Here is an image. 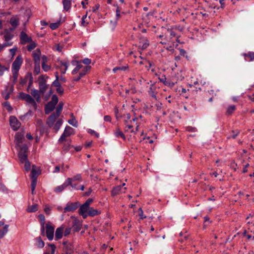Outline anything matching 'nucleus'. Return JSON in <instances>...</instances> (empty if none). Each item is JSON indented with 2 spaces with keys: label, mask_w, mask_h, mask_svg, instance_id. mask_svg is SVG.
Masks as SVG:
<instances>
[{
  "label": "nucleus",
  "mask_w": 254,
  "mask_h": 254,
  "mask_svg": "<svg viewBox=\"0 0 254 254\" xmlns=\"http://www.w3.org/2000/svg\"><path fill=\"white\" fill-rule=\"evenodd\" d=\"M19 98L26 102L27 104L32 107L34 110L37 108V104L35 100L29 94L21 92L19 94Z\"/></svg>",
  "instance_id": "1"
},
{
  "label": "nucleus",
  "mask_w": 254,
  "mask_h": 254,
  "mask_svg": "<svg viewBox=\"0 0 254 254\" xmlns=\"http://www.w3.org/2000/svg\"><path fill=\"white\" fill-rule=\"evenodd\" d=\"M19 150L18 156L21 162H25L27 160V147L26 145L18 147Z\"/></svg>",
  "instance_id": "2"
},
{
  "label": "nucleus",
  "mask_w": 254,
  "mask_h": 254,
  "mask_svg": "<svg viewBox=\"0 0 254 254\" xmlns=\"http://www.w3.org/2000/svg\"><path fill=\"white\" fill-rule=\"evenodd\" d=\"M74 133V129L73 128L69 126H66L64 130L63 133L59 139V142H62L65 139V138L70 136Z\"/></svg>",
  "instance_id": "3"
},
{
  "label": "nucleus",
  "mask_w": 254,
  "mask_h": 254,
  "mask_svg": "<svg viewBox=\"0 0 254 254\" xmlns=\"http://www.w3.org/2000/svg\"><path fill=\"white\" fill-rule=\"evenodd\" d=\"M9 122L11 128L14 130H18L21 126L20 122L14 116L10 117Z\"/></svg>",
  "instance_id": "4"
},
{
  "label": "nucleus",
  "mask_w": 254,
  "mask_h": 254,
  "mask_svg": "<svg viewBox=\"0 0 254 254\" xmlns=\"http://www.w3.org/2000/svg\"><path fill=\"white\" fill-rule=\"evenodd\" d=\"M22 62V58L21 56H17L12 64V70L19 71Z\"/></svg>",
  "instance_id": "5"
},
{
  "label": "nucleus",
  "mask_w": 254,
  "mask_h": 254,
  "mask_svg": "<svg viewBox=\"0 0 254 254\" xmlns=\"http://www.w3.org/2000/svg\"><path fill=\"white\" fill-rule=\"evenodd\" d=\"M54 227L48 223L46 225V236L48 239L52 241L54 238Z\"/></svg>",
  "instance_id": "6"
},
{
  "label": "nucleus",
  "mask_w": 254,
  "mask_h": 254,
  "mask_svg": "<svg viewBox=\"0 0 254 254\" xmlns=\"http://www.w3.org/2000/svg\"><path fill=\"white\" fill-rule=\"evenodd\" d=\"M79 205L78 202H71L67 203L66 206L64 208V212L66 213L68 211H73L76 209Z\"/></svg>",
  "instance_id": "7"
},
{
  "label": "nucleus",
  "mask_w": 254,
  "mask_h": 254,
  "mask_svg": "<svg viewBox=\"0 0 254 254\" xmlns=\"http://www.w3.org/2000/svg\"><path fill=\"white\" fill-rule=\"evenodd\" d=\"M90 207L83 203L80 206L79 209V213L83 217V218H85L88 216V212Z\"/></svg>",
  "instance_id": "8"
},
{
  "label": "nucleus",
  "mask_w": 254,
  "mask_h": 254,
  "mask_svg": "<svg viewBox=\"0 0 254 254\" xmlns=\"http://www.w3.org/2000/svg\"><path fill=\"white\" fill-rule=\"evenodd\" d=\"M1 34L4 35V39L5 42L4 44H12V42H10V40H11L13 37V34L9 32L8 30H5L3 32L1 33Z\"/></svg>",
  "instance_id": "9"
},
{
  "label": "nucleus",
  "mask_w": 254,
  "mask_h": 254,
  "mask_svg": "<svg viewBox=\"0 0 254 254\" xmlns=\"http://www.w3.org/2000/svg\"><path fill=\"white\" fill-rule=\"evenodd\" d=\"M24 139V135L20 132L16 133L15 136V142L17 147L22 146L23 145H21L23 140Z\"/></svg>",
  "instance_id": "10"
},
{
  "label": "nucleus",
  "mask_w": 254,
  "mask_h": 254,
  "mask_svg": "<svg viewBox=\"0 0 254 254\" xmlns=\"http://www.w3.org/2000/svg\"><path fill=\"white\" fill-rule=\"evenodd\" d=\"M59 116H57L56 114H52L50 116L48 117L47 120V125L49 127H52L54 126L55 122L56 121Z\"/></svg>",
  "instance_id": "11"
},
{
  "label": "nucleus",
  "mask_w": 254,
  "mask_h": 254,
  "mask_svg": "<svg viewBox=\"0 0 254 254\" xmlns=\"http://www.w3.org/2000/svg\"><path fill=\"white\" fill-rule=\"evenodd\" d=\"M20 41L22 44H25L28 42H32V39L24 32L22 31L20 35Z\"/></svg>",
  "instance_id": "12"
},
{
  "label": "nucleus",
  "mask_w": 254,
  "mask_h": 254,
  "mask_svg": "<svg viewBox=\"0 0 254 254\" xmlns=\"http://www.w3.org/2000/svg\"><path fill=\"white\" fill-rule=\"evenodd\" d=\"M149 46V41L145 38H142L140 39L139 42V48L142 50L146 49Z\"/></svg>",
  "instance_id": "13"
},
{
  "label": "nucleus",
  "mask_w": 254,
  "mask_h": 254,
  "mask_svg": "<svg viewBox=\"0 0 254 254\" xmlns=\"http://www.w3.org/2000/svg\"><path fill=\"white\" fill-rule=\"evenodd\" d=\"M126 190V188H124L123 189L121 186H118L113 188L112 191V195L113 196H115L117 194H119L121 192H125Z\"/></svg>",
  "instance_id": "14"
},
{
  "label": "nucleus",
  "mask_w": 254,
  "mask_h": 254,
  "mask_svg": "<svg viewBox=\"0 0 254 254\" xmlns=\"http://www.w3.org/2000/svg\"><path fill=\"white\" fill-rule=\"evenodd\" d=\"M64 230V227L62 226L58 228L55 232V239L56 240L61 239L63 235V232Z\"/></svg>",
  "instance_id": "15"
},
{
  "label": "nucleus",
  "mask_w": 254,
  "mask_h": 254,
  "mask_svg": "<svg viewBox=\"0 0 254 254\" xmlns=\"http://www.w3.org/2000/svg\"><path fill=\"white\" fill-rule=\"evenodd\" d=\"M41 54V51L39 49H37L33 51L32 55L34 63H40Z\"/></svg>",
  "instance_id": "16"
},
{
  "label": "nucleus",
  "mask_w": 254,
  "mask_h": 254,
  "mask_svg": "<svg viewBox=\"0 0 254 254\" xmlns=\"http://www.w3.org/2000/svg\"><path fill=\"white\" fill-rule=\"evenodd\" d=\"M31 94L33 96V97L36 99L37 102H39L41 100V95L40 93H41L40 91L37 90L35 89H31L30 92Z\"/></svg>",
  "instance_id": "17"
},
{
  "label": "nucleus",
  "mask_w": 254,
  "mask_h": 254,
  "mask_svg": "<svg viewBox=\"0 0 254 254\" xmlns=\"http://www.w3.org/2000/svg\"><path fill=\"white\" fill-rule=\"evenodd\" d=\"M82 177L80 174H77L75 176H74L72 178H67L66 181H67V183L69 185H71V182H73L74 181H81Z\"/></svg>",
  "instance_id": "18"
},
{
  "label": "nucleus",
  "mask_w": 254,
  "mask_h": 254,
  "mask_svg": "<svg viewBox=\"0 0 254 254\" xmlns=\"http://www.w3.org/2000/svg\"><path fill=\"white\" fill-rule=\"evenodd\" d=\"M69 185L67 183V181H65L62 185L57 187L55 188L54 191L56 193H60L63 191Z\"/></svg>",
  "instance_id": "19"
},
{
  "label": "nucleus",
  "mask_w": 254,
  "mask_h": 254,
  "mask_svg": "<svg viewBox=\"0 0 254 254\" xmlns=\"http://www.w3.org/2000/svg\"><path fill=\"white\" fill-rule=\"evenodd\" d=\"M245 60L246 61L251 62L254 60V52H249L247 53L243 54Z\"/></svg>",
  "instance_id": "20"
},
{
  "label": "nucleus",
  "mask_w": 254,
  "mask_h": 254,
  "mask_svg": "<svg viewBox=\"0 0 254 254\" xmlns=\"http://www.w3.org/2000/svg\"><path fill=\"white\" fill-rule=\"evenodd\" d=\"M55 105L49 102L45 106V114H49L51 112L54 110V109L55 108Z\"/></svg>",
  "instance_id": "21"
},
{
  "label": "nucleus",
  "mask_w": 254,
  "mask_h": 254,
  "mask_svg": "<svg viewBox=\"0 0 254 254\" xmlns=\"http://www.w3.org/2000/svg\"><path fill=\"white\" fill-rule=\"evenodd\" d=\"M39 91L42 94H44L47 89L46 81H40L39 83Z\"/></svg>",
  "instance_id": "22"
},
{
  "label": "nucleus",
  "mask_w": 254,
  "mask_h": 254,
  "mask_svg": "<svg viewBox=\"0 0 254 254\" xmlns=\"http://www.w3.org/2000/svg\"><path fill=\"white\" fill-rule=\"evenodd\" d=\"M61 65V72L62 74H64L66 72V71L67 69V68L69 65V64L66 62H60Z\"/></svg>",
  "instance_id": "23"
},
{
  "label": "nucleus",
  "mask_w": 254,
  "mask_h": 254,
  "mask_svg": "<svg viewBox=\"0 0 254 254\" xmlns=\"http://www.w3.org/2000/svg\"><path fill=\"white\" fill-rule=\"evenodd\" d=\"M101 212L97 209H94L93 207H90L88 212V216H95L100 214Z\"/></svg>",
  "instance_id": "24"
},
{
  "label": "nucleus",
  "mask_w": 254,
  "mask_h": 254,
  "mask_svg": "<svg viewBox=\"0 0 254 254\" xmlns=\"http://www.w3.org/2000/svg\"><path fill=\"white\" fill-rule=\"evenodd\" d=\"M10 23L13 27V28H10V30L13 31L18 25V19L16 17H12L10 20Z\"/></svg>",
  "instance_id": "25"
},
{
  "label": "nucleus",
  "mask_w": 254,
  "mask_h": 254,
  "mask_svg": "<svg viewBox=\"0 0 254 254\" xmlns=\"http://www.w3.org/2000/svg\"><path fill=\"white\" fill-rule=\"evenodd\" d=\"M128 68L127 64L125 65L119 66L114 67L113 71L114 73L117 72L118 71H125Z\"/></svg>",
  "instance_id": "26"
},
{
  "label": "nucleus",
  "mask_w": 254,
  "mask_h": 254,
  "mask_svg": "<svg viewBox=\"0 0 254 254\" xmlns=\"http://www.w3.org/2000/svg\"><path fill=\"white\" fill-rule=\"evenodd\" d=\"M160 80L161 82H163L165 85H167L171 87L174 86V85L175 84V82H171L169 80H167L165 76H164L162 78H160Z\"/></svg>",
  "instance_id": "27"
},
{
  "label": "nucleus",
  "mask_w": 254,
  "mask_h": 254,
  "mask_svg": "<svg viewBox=\"0 0 254 254\" xmlns=\"http://www.w3.org/2000/svg\"><path fill=\"white\" fill-rule=\"evenodd\" d=\"M63 4L65 10L68 11L71 7V0H63Z\"/></svg>",
  "instance_id": "28"
},
{
  "label": "nucleus",
  "mask_w": 254,
  "mask_h": 254,
  "mask_svg": "<svg viewBox=\"0 0 254 254\" xmlns=\"http://www.w3.org/2000/svg\"><path fill=\"white\" fill-rule=\"evenodd\" d=\"M63 124V120L61 119H59L57 120L56 123L55 125H54V129L55 130V132H57L59 129L60 128L61 126Z\"/></svg>",
  "instance_id": "29"
},
{
  "label": "nucleus",
  "mask_w": 254,
  "mask_h": 254,
  "mask_svg": "<svg viewBox=\"0 0 254 254\" xmlns=\"http://www.w3.org/2000/svg\"><path fill=\"white\" fill-rule=\"evenodd\" d=\"M114 134L117 137H120L122 138H123L124 140L126 139L125 135H124L123 132L122 131H121L119 128L116 129L114 131Z\"/></svg>",
  "instance_id": "30"
},
{
  "label": "nucleus",
  "mask_w": 254,
  "mask_h": 254,
  "mask_svg": "<svg viewBox=\"0 0 254 254\" xmlns=\"http://www.w3.org/2000/svg\"><path fill=\"white\" fill-rule=\"evenodd\" d=\"M156 87L154 85H152L148 90V93L150 96L153 98L156 99V93H155Z\"/></svg>",
  "instance_id": "31"
},
{
  "label": "nucleus",
  "mask_w": 254,
  "mask_h": 254,
  "mask_svg": "<svg viewBox=\"0 0 254 254\" xmlns=\"http://www.w3.org/2000/svg\"><path fill=\"white\" fill-rule=\"evenodd\" d=\"M72 227L75 231L78 232L81 229V225L76 219L73 222Z\"/></svg>",
  "instance_id": "32"
},
{
  "label": "nucleus",
  "mask_w": 254,
  "mask_h": 254,
  "mask_svg": "<svg viewBox=\"0 0 254 254\" xmlns=\"http://www.w3.org/2000/svg\"><path fill=\"white\" fill-rule=\"evenodd\" d=\"M63 108V103L60 102L56 108V113L54 114H56L57 116H60Z\"/></svg>",
  "instance_id": "33"
},
{
  "label": "nucleus",
  "mask_w": 254,
  "mask_h": 254,
  "mask_svg": "<svg viewBox=\"0 0 254 254\" xmlns=\"http://www.w3.org/2000/svg\"><path fill=\"white\" fill-rule=\"evenodd\" d=\"M8 226V225H5L3 228L1 230H0V239L3 238L7 233Z\"/></svg>",
  "instance_id": "34"
},
{
  "label": "nucleus",
  "mask_w": 254,
  "mask_h": 254,
  "mask_svg": "<svg viewBox=\"0 0 254 254\" xmlns=\"http://www.w3.org/2000/svg\"><path fill=\"white\" fill-rule=\"evenodd\" d=\"M253 221H248L247 222L248 229L249 231L251 232L254 235V223Z\"/></svg>",
  "instance_id": "35"
},
{
  "label": "nucleus",
  "mask_w": 254,
  "mask_h": 254,
  "mask_svg": "<svg viewBox=\"0 0 254 254\" xmlns=\"http://www.w3.org/2000/svg\"><path fill=\"white\" fill-rule=\"evenodd\" d=\"M37 246L39 248H42L44 247V242L42 241L41 238L39 237L36 239Z\"/></svg>",
  "instance_id": "36"
},
{
  "label": "nucleus",
  "mask_w": 254,
  "mask_h": 254,
  "mask_svg": "<svg viewBox=\"0 0 254 254\" xmlns=\"http://www.w3.org/2000/svg\"><path fill=\"white\" fill-rule=\"evenodd\" d=\"M28 77H29V81H28V86L27 87V91L28 92L30 87H31V86L33 84V77H32V73H30V72H28Z\"/></svg>",
  "instance_id": "37"
},
{
  "label": "nucleus",
  "mask_w": 254,
  "mask_h": 254,
  "mask_svg": "<svg viewBox=\"0 0 254 254\" xmlns=\"http://www.w3.org/2000/svg\"><path fill=\"white\" fill-rule=\"evenodd\" d=\"M38 210V205L34 204L28 207L27 211L28 212H34Z\"/></svg>",
  "instance_id": "38"
},
{
  "label": "nucleus",
  "mask_w": 254,
  "mask_h": 254,
  "mask_svg": "<svg viewBox=\"0 0 254 254\" xmlns=\"http://www.w3.org/2000/svg\"><path fill=\"white\" fill-rule=\"evenodd\" d=\"M40 72V63H35L34 73L35 75L38 74Z\"/></svg>",
  "instance_id": "39"
},
{
  "label": "nucleus",
  "mask_w": 254,
  "mask_h": 254,
  "mask_svg": "<svg viewBox=\"0 0 254 254\" xmlns=\"http://www.w3.org/2000/svg\"><path fill=\"white\" fill-rule=\"evenodd\" d=\"M236 107L235 105L229 106L226 111V114L228 115L232 114V113L235 110Z\"/></svg>",
  "instance_id": "40"
},
{
  "label": "nucleus",
  "mask_w": 254,
  "mask_h": 254,
  "mask_svg": "<svg viewBox=\"0 0 254 254\" xmlns=\"http://www.w3.org/2000/svg\"><path fill=\"white\" fill-rule=\"evenodd\" d=\"M37 184V179L36 178H32V182H31V190L32 194L34 193L35 189L36 188Z\"/></svg>",
  "instance_id": "41"
},
{
  "label": "nucleus",
  "mask_w": 254,
  "mask_h": 254,
  "mask_svg": "<svg viewBox=\"0 0 254 254\" xmlns=\"http://www.w3.org/2000/svg\"><path fill=\"white\" fill-rule=\"evenodd\" d=\"M29 77H28V73L26 74L23 78H21L20 81V84L22 86H24L29 81Z\"/></svg>",
  "instance_id": "42"
},
{
  "label": "nucleus",
  "mask_w": 254,
  "mask_h": 254,
  "mask_svg": "<svg viewBox=\"0 0 254 254\" xmlns=\"http://www.w3.org/2000/svg\"><path fill=\"white\" fill-rule=\"evenodd\" d=\"M175 78L177 81H181L184 78V76L182 74V71H180L179 72H178L175 75Z\"/></svg>",
  "instance_id": "43"
},
{
  "label": "nucleus",
  "mask_w": 254,
  "mask_h": 254,
  "mask_svg": "<svg viewBox=\"0 0 254 254\" xmlns=\"http://www.w3.org/2000/svg\"><path fill=\"white\" fill-rule=\"evenodd\" d=\"M83 67V65L82 64H78L73 69V70L72 71V74H75L77 72L79 71V70Z\"/></svg>",
  "instance_id": "44"
},
{
  "label": "nucleus",
  "mask_w": 254,
  "mask_h": 254,
  "mask_svg": "<svg viewBox=\"0 0 254 254\" xmlns=\"http://www.w3.org/2000/svg\"><path fill=\"white\" fill-rule=\"evenodd\" d=\"M39 174L38 171L36 170L34 166L33 167L32 170L31 171V178H36L37 175Z\"/></svg>",
  "instance_id": "45"
},
{
  "label": "nucleus",
  "mask_w": 254,
  "mask_h": 254,
  "mask_svg": "<svg viewBox=\"0 0 254 254\" xmlns=\"http://www.w3.org/2000/svg\"><path fill=\"white\" fill-rule=\"evenodd\" d=\"M60 25V22L52 23L50 24V27L52 30H55L59 27Z\"/></svg>",
  "instance_id": "46"
},
{
  "label": "nucleus",
  "mask_w": 254,
  "mask_h": 254,
  "mask_svg": "<svg viewBox=\"0 0 254 254\" xmlns=\"http://www.w3.org/2000/svg\"><path fill=\"white\" fill-rule=\"evenodd\" d=\"M68 123L73 127H77V123L75 118H72L71 120L68 121Z\"/></svg>",
  "instance_id": "47"
},
{
  "label": "nucleus",
  "mask_w": 254,
  "mask_h": 254,
  "mask_svg": "<svg viewBox=\"0 0 254 254\" xmlns=\"http://www.w3.org/2000/svg\"><path fill=\"white\" fill-rule=\"evenodd\" d=\"M36 46V45L34 42H31L27 46V50L29 51H31L32 50L34 49Z\"/></svg>",
  "instance_id": "48"
},
{
  "label": "nucleus",
  "mask_w": 254,
  "mask_h": 254,
  "mask_svg": "<svg viewBox=\"0 0 254 254\" xmlns=\"http://www.w3.org/2000/svg\"><path fill=\"white\" fill-rule=\"evenodd\" d=\"M90 68L91 67L90 66H83V67H82V69L81 71H80V72L84 74V75H85L86 74L87 71L90 70Z\"/></svg>",
  "instance_id": "49"
},
{
  "label": "nucleus",
  "mask_w": 254,
  "mask_h": 254,
  "mask_svg": "<svg viewBox=\"0 0 254 254\" xmlns=\"http://www.w3.org/2000/svg\"><path fill=\"white\" fill-rule=\"evenodd\" d=\"M54 105H56V104L58 102V97L56 95H54L52 96V100L50 102Z\"/></svg>",
  "instance_id": "50"
},
{
  "label": "nucleus",
  "mask_w": 254,
  "mask_h": 254,
  "mask_svg": "<svg viewBox=\"0 0 254 254\" xmlns=\"http://www.w3.org/2000/svg\"><path fill=\"white\" fill-rule=\"evenodd\" d=\"M12 74H13V82L14 83H15L17 80V77H18V71L12 70Z\"/></svg>",
  "instance_id": "51"
},
{
  "label": "nucleus",
  "mask_w": 254,
  "mask_h": 254,
  "mask_svg": "<svg viewBox=\"0 0 254 254\" xmlns=\"http://www.w3.org/2000/svg\"><path fill=\"white\" fill-rule=\"evenodd\" d=\"M138 215L140 216V218L141 219H143L146 217V216L144 215L143 211L141 208H139L138 209Z\"/></svg>",
  "instance_id": "52"
},
{
  "label": "nucleus",
  "mask_w": 254,
  "mask_h": 254,
  "mask_svg": "<svg viewBox=\"0 0 254 254\" xmlns=\"http://www.w3.org/2000/svg\"><path fill=\"white\" fill-rule=\"evenodd\" d=\"M42 67L46 72L49 71L51 68V66L47 65L46 64H42Z\"/></svg>",
  "instance_id": "53"
},
{
  "label": "nucleus",
  "mask_w": 254,
  "mask_h": 254,
  "mask_svg": "<svg viewBox=\"0 0 254 254\" xmlns=\"http://www.w3.org/2000/svg\"><path fill=\"white\" fill-rule=\"evenodd\" d=\"M39 218L40 220V223L41 225H45V216L43 214H40L39 215Z\"/></svg>",
  "instance_id": "54"
},
{
  "label": "nucleus",
  "mask_w": 254,
  "mask_h": 254,
  "mask_svg": "<svg viewBox=\"0 0 254 254\" xmlns=\"http://www.w3.org/2000/svg\"><path fill=\"white\" fill-rule=\"evenodd\" d=\"M56 91L57 93L60 94H62L64 93V90L63 88L61 86L57 87L56 88Z\"/></svg>",
  "instance_id": "55"
},
{
  "label": "nucleus",
  "mask_w": 254,
  "mask_h": 254,
  "mask_svg": "<svg viewBox=\"0 0 254 254\" xmlns=\"http://www.w3.org/2000/svg\"><path fill=\"white\" fill-rule=\"evenodd\" d=\"M52 85L56 87L61 86V84L59 82V79H55L52 83Z\"/></svg>",
  "instance_id": "56"
},
{
  "label": "nucleus",
  "mask_w": 254,
  "mask_h": 254,
  "mask_svg": "<svg viewBox=\"0 0 254 254\" xmlns=\"http://www.w3.org/2000/svg\"><path fill=\"white\" fill-rule=\"evenodd\" d=\"M12 45V43H6V44H0V52L2 50V49L6 47H8V46H10Z\"/></svg>",
  "instance_id": "57"
},
{
  "label": "nucleus",
  "mask_w": 254,
  "mask_h": 254,
  "mask_svg": "<svg viewBox=\"0 0 254 254\" xmlns=\"http://www.w3.org/2000/svg\"><path fill=\"white\" fill-rule=\"evenodd\" d=\"M23 163H25L24 168L25 170L28 171L30 168V163L27 161V160L25 162H24Z\"/></svg>",
  "instance_id": "58"
},
{
  "label": "nucleus",
  "mask_w": 254,
  "mask_h": 254,
  "mask_svg": "<svg viewBox=\"0 0 254 254\" xmlns=\"http://www.w3.org/2000/svg\"><path fill=\"white\" fill-rule=\"evenodd\" d=\"M16 50H17L16 47H14V48H12L9 50V52H10L11 55L12 56V57H14V56L15 54Z\"/></svg>",
  "instance_id": "59"
},
{
  "label": "nucleus",
  "mask_w": 254,
  "mask_h": 254,
  "mask_svg": "<svg viewBox=\"0 0 254 254\" xmlns=\"http://www.w3.org/2000/svg\"><path fill=\"white\" fill-rule=\"evenodd\" d=\"M120 9L118 7L116 10V16L117 20L119 19V18L120 17Z\"/></svg>",
  "instance_id": "60"
},
{
  "label": "nucleus",
  "mask_w": 254,
  "mask_h": 254,
  "mask_svg": "<svg viewBox=\"0 0 254 254\" xmlns=\"http://www.w3.org/2000/svg\"><path fill=\"white\" fill-rule=\"evenodd\" d=\"M71 232V228H67L65 229V230L64 231V236H66L68 235Z\"/></svg>",
  "instance_id": "61"
},
{
  "label": "nucleus",
  "mask_w": 254,
  "mask_h": 254,
  "mask_svg": "<svg viewBox=\"0 0 254 254\" xmlns=\"http://www.w3.org/2000/svg\"><path fill=\"white\" fill-rule=\"evenodd\" d=\"M82 62L83 64L86 65H88L91 63V61L90 59L88 58H85L82 61Z\"/></svg>",
  "instance_id": "62"
},
{
  "label": "nucleus",
  "mask_w": 254,
  "mask_h": 254,
  "mask_svg": "<svg viewBox=\"0 0 254 254\" xmlns=\"http://www.w3.org/2000/svg\"><path fill=\"white\" fill-rule=\"evenodd\" d=\"M188 131L190 132H195L196 131V128L191 127H188L187 128Z\"/></svg>",
  "instance_id": "63"
},
{
  "label": "nucleus",
  "mask_w": 254,
  "mask_h": 254,
  "mask_svg": "<svg viewBox=\"0 0 254 254\" xmlns=\"http://www.w3.org/2000/svg\"><path fill=\"white\" fill-rule=\"evenodd\" d=\"M93 201V200L92 198L88 199L84 203L87 206H89L91 203Z\"/></svg>",
  "instance_id": "64"
}]
</instances>
